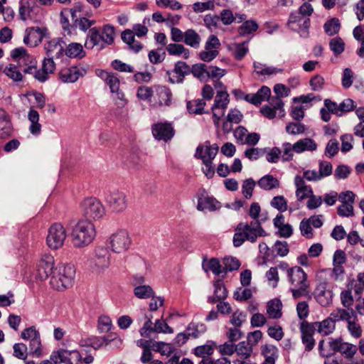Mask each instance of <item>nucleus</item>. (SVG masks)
Here are the masks:
<instances>
[{
  "label": "nucleus",
  "mask_w": 364,
  "mask_h": 364,
  "mask_svg": "<svg viewBox=\"0 0 364 364\" xmlns=\"http://www.w3.org/2000/svg\"><path fill=\"white\" fill-rule=\"evenodd\" d=\"M235 230L233 244L235 247L240 246L246 240L254 242L257 237L266 235L259 220H252L245 224L240 223Z\"/></svg>",
  "instance_id": "f257e3e1"
},
{
  "label": "nucleus",
  "mask_w": 364,
  "mask_h": 364,
  "mask_svg": "<svg viewBox=\"0 0 364 364\" xmlns=\"http://www.w3.org/2000/svg\"><path fill=\"white\" fill-rule=\"evenodd\" d=\"M288 277L291 284L294 287L291 289L292 297L298 300L301 297L310 298V283L307 279V274L300 267L288 268Z\"/></svg>",
  "instance_id": "f03ea898"
},
{
  "label": "nucleus",
  "mask_w": 364,
  "mask_h": 364,
  "mask_svg": "<svg viewBox=\"0 0 364 364\" xmlns=\"http://www.w3.org/2000/svg\"><path fill=\"white\" fill-rule=\"evenodd\" d=\"M115 28L110 24L104 25L102 28L93 27L90 29L87 38L91 42L92 47L105 45H112L114 42Z\"/></svg>",
  "instance_id": "7ed1b4c3"
},
{
  "label": "nucleus",
  "mask_w": 364,
  "mask_h": 364,
  "mask_svg": "<svg viewBox=\"0 0 364 364\" xmlns=\"http://www.w3.org/2000/svg\"><path fill=\"white\" fill-rule=\"evenodd\" d=\"M12 59L16 62L21 71L25 74L34 75L37 72V61L35 58L29 55L24 48H18L11 53Z\"/></svg>",
  "instance_id": "20e7f679"
},
{
  "label": "nucleus",
  "mask_w": 364,
  "mask_h": 364,
  "mask_svg": "<svg viewBox=\"0 0 364 364\" xmlns=\"http://www.w3.org/2000/svg\"><path fill=\"white\" fill-rule=\"evenodd\" d=\"M95 235L93 224L87 220H80L75 227L73 233V241L76 246L90 244Z\"/></svg>",
  "instance_id": "39448f33"
},
{
  "label": "nucleus",
  "mask_w": 364,
  "mask_h": 364,
  "mask_svg": "<svg viewBox=\"0 0 364 364\" xmlns=\"http://www.w3.org/2000/svg\"><path fill=\"white\" fill-rule=\"evenodd\" d=\"M348 317L345 309L337 308L333 311L330 316L322 321L311 322L318 331L323 336H328L333 332L336 328V323L340 319H346Z\"/></svg>",
  "instance_id": "423d86ee"
},
{
  "label": "nucleus",
  "mask_w": 364,
  "mask_h": 364,
  "mask_svg": "<svg viewBox=\"0 0 364 364\" xmlns=\"http://www.w3.org/2000/svg\"><path fill=\"white\" fill-rule=\"evenodd\" d=\"M171 36L173 42H183L186 45L192 48H198L201 41L199 34L192 28L183 32L177 27H172L171 29Z\"/></svg>",
  "instance_id": "0eeeda50"
},
{
  "label": "nucleus",
  "mask_w": 364,
  "mask_h": 364,
  "mask_svg": "<svg viewBox=\"0 0 364 364\" xmlns=\"http://www.w3.org/2000/svg\"><path fill=\"white\" fill-rule=\"evenodd\" d=\"M83 214L87 221L96 220L102 217L104 207L95 198H87L82 203Z\"/></svg>",
  "instance_id": "6e6552de"
},
{
  "label": "nucleus",
  "mask_w": 364,
  "mask_h": 364,
  "mask_svg": "<svg viewBox=\"0 0 364 364\" xmlns=\"http://www.w3.org/2000/svg\"><path fill=\"white\" fill-rule=\"evenodd\" d=\"M229 102V95L226 91L220 90L217 92L214 105L212 107L213 118L217 127L219 126L220 118L224 115L225 109L227 108Z\"/></svg>",
  "instance_id": "1a4fd4ad"
},
{
  "label": "nucleus",
  "mask_w": 364,
  "mask_h": 364,
  "mask_svg": "<svg viewBox=\"0 0 364 364\" xmlns=\"http://www.w3.org/2000/svg\"><path fill=\"white\" fill-rule=\"evenodd\" d=\"M54 258L50 255H45L38 262L34 272L35 279L45 281L53 273Z\"/></svg>",
  "instance_id": "9d476101"
},
{
  "label": "nucleus",
  "mask_w": 364,
  "mask_h": 364,
  "mask_svg": "<svg viewBox=\"0 0 364 364\" xmlns=\"http://www.w3.org/2000/svg\"><path fill=\"white\" fill-rule=\"evenodd\" d=\"M66 238V231L60 223L53 224L47 236V244L52 249H58L63 245Z\"/></svg>",
  "instance_id": "9b49d317"
},
{
  "label": "nucleus",
  "mask_w": 364,
  "mask_h": 364,
  "mask_svg": "<svg viewBox=\"0 0 364 364\" xmlns=\"http://www.w3.org/2000/svg\"><path fill=\"white\" fill-rule=\"evenodd\" d=\"M74 276L75 270L73 268L66 265L63 267L62 272H59L58 275L53 274L51 276L50 283L54 289L61 290L67 288Z\"/></svg>",
  "instance_id": "f8f14e48"
},
{
  "label": "nucleus",
  "mask_w": 364,
  "mask_h": 364,
  "mask_svg": "<svg viewBox=\"0 0 364 364\" xmlns=\"http://www.w3.org/2000/svg\"><path fill=\"white\" fill-rule=\"evenodd\" d=\"M151 132L156 140L164 142L170 141L175 134L172 124L167 122H161L152 124Z\"/></svg>",
  "instance_id": "ddd939ff"
},
{
  "label": "nucleus",
  "mask_w": 364,
  "mask_h": 364,
  "mask_svg": "<svg viewBox=\"0 0 364 364\" xmlns=\"http://www.w3.org/2000/svg\"><path fill=\"white\" fill-rule=\"evenodd\" d=\"M220 42L215 35H210L205 43V50L199 53V58L204 62H210L219 55Z\"/></svg>",
  "instance_id": "4468645a"
},
{
  "label": "nucleus",
  "mask_w": 364,
  "mask_h": 364,
  "mask_svg": "<svg viewBox=\"0 0 364 364\" xmlns=\"http://www.w3.org/2000/svg\"><path fill=\"white\" fill-rule=\"evenodd\" d=\"M299 329L301 342L305 347V350L311 351L314 348L316 343L314 336L316 329L314 326V323L309 321L301 322Z\"/></svg>",
  "instance_id": "2eb2a0df"
},
{
  "label": "nucleus",
  "mask_w": 364,
  "mask_h": 364,
  "mask_svg": "<svg viewBox=\"0 0 364 364\" xmlns=\"http://www.w3.org/2000/svg\"><path fill=\"white\" fill-rule=\"evenodd\" d=\"M355 194L352 191L342 192L338 196V199L342 204L338 207L337 213L343 217L353 215V203L355 200Z\"/></svg>",
  "instance_id": "dca6fc26"
},
{
  "label": "nucleus",
  "mask_w": 364,
  "mask_h": 364,
  "mask_svg": "<svg viewBox=\"0 0 364 364\" xmlns=\"http://www.w3.org/2000/svg\"><path fill=\"white\" fill-rule=\"evenodd\" d=\"M151 102L155 107L169 106L171 101V92L164 85H154Z\"/></svg>",
  "instance_id": "f3484780"
},
{
  "label": "nucleus",
  "mask_w": 364,
  "mask_h": 364,
  "mask_svg": "<svg viewBox=\"0 0 364 364\" xmlns=\"http://www.w3.org/2000/svg\"><path fill=\"white\" fill-rule=\"evenodd\" d=\"M47 31L46 28L30 27L26 30V36L23 42L27 46L35 47L43 40Z\"/></svg>",
  "instance_id": "a211bd4d"
},
{
  "label": "nucleus",
  "mask_w": 364,
  "mask_h": 364,
  "mask_svg": "<svg viewBox=\"0 0 364 364\" xmlns=\"http://www.w3.org/2000/svg\"><path fill=\"white\" fill-rule=\"evenodd\" d=\"M130 245L128 235L124 232L115 233L111 237V245L115 252H122L127 250Z\"/></svg>",
  "instance_id": "6ab92c4d"
},
{
  "label": "nucleus",
  "mask_w": 364,
  "mask_h": 364,
  "mask_svg": "<svg viewBox=\"0 0 364 364\" xmlns=\"http://www.w3.org/2000/svg\"><path fill=\"white\" fill-rule=\"evenodd\" d=\"M97 75L109 86L112 92L118 93L120 87V80L117 74L105 70H97Z\"/></svg>",
  "instance_id": "aec40b11"
},
{
  "label": "nucleus",
  "mask_w": 364,
  "mask_h": 364,
  "mask_svg": "<svg viewBox=\"0 0 364 364\" xmlns=\"http://www.w3.org/2000/svg\"><path fill=\"white\" fill-rule=\"evenodd\" d=\"M218 151V147L212 146H199L196 149V156L202 159L205 165L212 164Z\"/></svg>",
  "instance_id": "412c9836"
},
{
  "label": "nucleus",
  "mask_w": 364,
  "mask_h": 364,
  "mask_svg": "<svg viewBox=\"0 0 364 364\" xmlns=\"http://www.w3.org/2000/svg\"><path fill=\"white\" fill-rule=\"evenodd\" d=\"M353 282L349 281L346 284V289L342 290L340 294V299L343 309L351 311L352 306L354 304V298L352 291H355Z\"/></svg>",
  "instance_id": "4be33fe9"
},
{
  "label": "nucleus",
  "mask_w": 364,
  "mask_h": 364,
  "mask_svg": "<svg viewBox=\"0 0 364 364\" xmlns=\"http://www.w3.org/2000/svg\"><path fill=\"white\" fill-rule=\"evenodd\" d=\"M348 313V317L346 319H340V321H346L348 323V329L350 334L356 338H358L362 335V328L360 325L357 322L356 313L353 309L349 311L348 309H345Z\"/></svg>",
  "instance_id": "5701e85b"
},
{
  "label": "nucleus",
  "mask_w": 364,
  "mask_h": 364,
  "mask_svg": "<svg viewBox=\"0 0 364 364\" xmlns=\"http://www.w3.org/2000/svg\"><path fill=\"white\" fill-rule=\"evenodd\" d=\"M59 78L64 82H74L82 75L77 66L65 67L59 72Z\"/></svg>",
  "instance_id": "b1692460"
},
{
  "label": "nucleus",
  "mask_w": 364,
  "mask_h": 364,
  "mask_svg": "<svg viewBox=\"0 0 364 364\" xmlns=\"http://www.w3.org/2000/svg\"><path fill=\"white\" fill-rule=\"evenodd\" d=\"M55 70V64L53 58H45L41 69H37L36 78L39 81L43 82L48 78L49 74L53 73Z\"/></svg>",
  "instance_id": "393cba45"
},
{
  "label": "nucleus",
  "mask_w": 364,
  "mask_h": 364,
  "mask_svg": "<svg viewBox=\"0 0 364 364\" xmlns=\"http://www.w3.org/2000/svg\"><path fill=\"white\" fill-rule=\"evenodd\" d=\"M121 38L123 42L127 43L129 48L134 52H139L143 48V45L135 41V34L134 31H131V29L127 28L123 31L121 33Z\"/></svg>",
  "instance_id": "a878e982"
},
{
  "label": "nucleus",
  "mask_w": 364,
  "mask_h": 364,
  "mask_svg": "<svg viewBox=\"0 0 364 364\" xmlns=\"http://www.w3.org/2000/svg\"><path fill=\"white\" fill-rule=\"evenodd\" d=\"M63 54L69 58L80 60L86 55V52L80 43H70L64 48Z\"/></svg>",
  "instance_id": "bb28decb"
},
{
  "label": "nucleus",
  "mask_w": 364,
  "mask_h": 364,
  "mask_svg": "<svg viewBox=\"0 0 364 364\" xmlns=\"http://www.w3.org/2000/svg\"><path fill=\"white\" fill-rule=\"evenodd\" d=\"M282 303L278 298L273 299L267 302V313L269 318L278 319L282 317Z\"/></svg>",
  "instance_id": "cd10ccee"
},
{
  "label": "nucleus",
  "mask_w": 364,
  "mask_h": 364,
  "mask_svg": "<svg viewBox=\"0 0 364 364\" xmlns=\"http://www.w3.org/2000/svg\"><path fill=\"white\" fill-rule=\"evenodd\" d=\"M214 295L209 299V301L215 304L224 300L228 296V291L222 280L218 279L214 283Z\"/></svg>",
  "instance_id": "c85d7f7f"
},
{
  "label": "nucleus",
  "mask_w": 364,
  "mask_h": 364,
  "mask_svg": "<svg viewBox=\"0 0 364 364\" xmlns=\"http://www.w3.org/2000/svg\"><path fill=\"white\" fill-rule=\"evenodd\" d=\"M317 147L316 144L309 138L301 139L292 146L293 151L300 153L306 150L314 151Z\"/></svg>",
  "instance_id": "c756f323"
},
{
  "label": "nucleus",
  "mask_w": 364,
  "mask_h": 364,
  "mask_svg": "<svg viewBox=\"0 0 364 364\" xmlns=\"http://www.w3.org/2000/svg\"><path fill=\"white\" fill-rule=\"evenodd\" d=\"M216 345L213 341H209L207 344L197 346L193 350V353L196 356L199 358L210 357L214 351Z\"/></svg>",
  "instance_id": "7c9ffc66"
},
{
  "label": "nucleus",
  "mask_w": 364,
  "mask_h": 364,
  "mask_svg": "<svg viewBox=\"0 0 364 364\" xmlns=\"http://www.w3.org/2000/svg\"><path fill=\"white\" fill-rule=\"evenodd\" d=\"M166 49L171 55H183V58H189L190 51L183 44L170 43L166 46Z\"/></svg>",
  "instance_id": "2f4dec72"
},
{
  "label": "nucleus",
  "mask_w": 364,
  "mask_h": 364,
  "mask_svg": "<svg viewBox=\"0 0 364 364\" xmlns=\"http://www.w3.org/2000/svg\"><path fill=\"white\" fill-rule=\"evenodd\" d=\"M260 188L269 191L279 186V180L272 175H266L262 177L257 182Z\"/></svg>",
  "instance_id": "473e14b6"
},
{
  "label": "nucleus",
  "mask_w": 364,
  "mask_h": 364,
  "mask_svg": "<svg viewBox=\"0 0 364 364\" xmlns=\"http://www.w3.org/2000/svg\"><path fill=\"white\" fill-rule=\"evenodd\" d=\"M110 205L113 209L120 211L126 208L125 196L122 193H116L111 196L109 201Z\"/></svg>",
  "instance_id": "72a5a7b5"
},
{
  "label": "nucleus",
  "mask_w": 364,
  "mask_h": 364,
  "mask_svg": "<svg viewBox=\"0 0 364 364\" xmlns=\"http://www.w3.org/2000/svg\"><path fill=\"white\" fill-rule=\"evenodd\" d=\"M205 102L203 99H193L187 102V109L190 113L196 114H203Z\"/></svg>",
  "instance_id": "f704fd0d"
},
{
  "label": "nucleus",
  "mask_w": 364,
  "mask_h": 364,
  "mask_svg": "<svg viewBox=\"0 0 364 364\" xmlns=\"http://www.w3.org/2000/svg\"><path fill=\"white\" fill-rule=\"evenodd\" d=\"M35 3L26 1L21 3L19 7V16L21 20L26 21L31 18L34 11Z\"/></svg>",
  "instance_id": "c9c22d12"
},
{
  "label": "nucleus",
  "mask_w": 364,
  "mask_h": 364,
  "mask_svg": "<svg viewBox=\"0 0 364 364\" xmlns=\"http://www.w3.org/2000/svg\"><path fill=\"white\" fill-rule=\"evenodd\" d=\"M324 31L328 36L337 34L341 29V23L338 18L334 17L328 20L323 25Z\"/></svg>",
  "instance_id": "e433bc0d"
},
{
  "label": "nucleus",
  "mask_w": 364,
  "mask_h": 364,
  "mask_svg": "<svg viewBox=\"0 0 364 364\" xmlns=\"http://www.w3.org/2000/svg\"><path fill=\"white\" fill-rule=\"evenodd\" d=\"M46 49L48 54L52 55L51 58L55 56L56 58H59L63 55L64 48L59 42L55 40L48 42Z\"/></svg>",
  "instance_id": "4c0bfd02"
},
{
  "label": "nucleus",
  "mask_w": 364,
  "mask_h": 364,
  "mask_svg": "<svg viewBox=\"0 0 364 364\" xmlns=\"http://www.w3.org/2000/svg\"><path fill=\"white\" fill-rule=\"evenodd\" d=\"M203 269L205 272L210 270L216 275H219L223 272H224V269L220 264L219 259L217 258H211L207 262L205 261L203 263Z\"/></svg>",
  "instance_id": "58836bf2"
},
{
  "label": "nucleus",
  "mask_w": 364,
  "mask_h": 364,
  "mask_svg": "<svg viewBox=\"0 0 364 364\" xmlns=\"http://www.w3.org/2000/svg\"><path fill=\"white\" fill-rule=\"evenodd\" d=\"M4 73L14 81H21L23 75L18 64L10 63L4 70Z\"/></svg>",
  "instance_id": "ea45409f"
},
{
  "label": "nucleus",
  "mask_w": 364,
  "mask_h": 364,
  "mask_svg": "<svg viewBox=\"0 0 364 364\" xmlns=\"http://www.w3.org/2000/svg\"><path fill=\"white\" fill-rule=\"evenodd\" d=\"M95 23H96L95 20L90 19L85 16L79 17L74 20L75 28H79L80 30L83 32H86L87 30L90 31V29L92 28L93 27H92V26Z\"/></svg>",
  "instance_id": "a19ab883"
},
{
  "label": "nucleus",
  "mask_w": 364,
  "mask_h": 364,
  "mask_svg": "<svg viewBox=\"0 0 364 364\" xmlns=\"http://www.w3.org/2000/svg\"><path fill=\"white\" fill-rule=\"evenodd\" d=\"M235 352L242 360H245L251 355L252 347L247 342H240L235 346Z\"/></svg>",
  "instance_id": "79ce46f5"
},
{
  "label": "nucleus",
  "mask_w": 364,
  "mask_h": 364,
  "mask_svg": "<svg viewBox=\"0 0 364 364\" xmlns=\"http://www.w3.org/2000/svg\"><path fill=\"white\" fill-rule=\"evenodd\" d=\"M217 203L218 201L214 198L205 197L204 198L199 199L197 208L199 210H203L204 209L215 210L218 208L216 206Z\"/></svg>",
  "instance_id": "37998d69"
},
{
  "label": "nucleus",
  "mask_w": 364,
  "mask_h": 364,
  "mask_svg": "<svg viewBox=\"0 0 364 364\" xmlns=\"http://www.w3.org/2000/svg\"><path fill=\"white\" fill-rule=\"evenodd\" d=\"M134 295L139 299H148L153 297L154 291L150 286L140 285L134 288Z\"/></svg>",
  "instance_id": "c03bdc74"
},
{
  "label": "nucleus",
  "mask_w": 364,
  "mask_h": 364,
  "mask_svg": "<svg viewBox=\"0 0 364 364\" xmlns=\"http://www.w3.org/2000/svg\"><path fill=\"white\" fill-rule=\"evenodd\" d=\"M154 91V87H151L146 85H141L137 88L136 96L141 100H148L151 102Z\"/></svg>",
  "instance_id": "a18cd8bd"
},
{
  "label": "nucleus",
  "mask_w": 364,
  "mask_h": 364,
  "mask_svg": "<svg viewBox=\"0 0 364 364\" xmlns=\"http://www.w3.org/2000/svg\"><path fill=\"white\" fill-rule=\"evenodd\" d=\"M258 25L254 21H245L239 28L238 33L241 36L250 34L257 30Z\"/></svg>",
  "instance_id": "49530a36"
},
{
  "label": "nucleus",
  "mask_w": 364,
  "mask_h": 364,
  "mask_svg": "<svg viewBox=\"0 0 364 364\" xmlns=\"http://www.w3.org/2000/svg\"><path fill=\"white\" fill-rule=\"evenodd\" d=\"M329 46L336 56L339 55L345 49V43L341 37L331 39Z\"/></svg>",
  "instance_id": "de8ad7c7"
},
{
  "label": "nucleus",
  "mask_w": 364,
  "mask_h": 364,
  "mask_svg": "<svg viewBox=\"0 0 364 364\" xmlns=\"http://www.w3.org/2000/svg\"><path fill=\"white\" fill-rule=\"evenodd\" d=\"M358 349V347L357 348L356 346L343 342L339 353L344 355L346 358L351 360L357 353Z\"/></svg>",
  "instance_id": "09e8293b"
},
{
  "label": "nucleus",
  "mask_w": 364,
  "mask_h": 364,
  "mask_svg": "<svg viewBox=\"0 0 364 364\" xmlns=\"http://www.w3.org/2000/svg\"><path fill=\"white\" fill-rule=\"evenodd\" d=\"M296 313L299 318L301 321V322L307 321L306 319L309 314V305L307 301H299L296 304Z\"/></svg>",
  "instance_id": "8fccbe9b"
},
{
  "label": "nucleus",
  "mask_w": 364,
  "mask_h": 364,
  "mask_svg": "<svg viewBox=\"0 0 364 364\" xmlns=\"http://www.w3.org/2000/svg\"><path fill=\"white\" fill-rule=\"evenodd\" d=\"M255 185L256 183L252 178H248L243 181L242 193L246 199H250L252 196Z\"/></svg>",
  "instance_id": "3c124183"
},
{
  "label": "nucleus",
  "mask_w": 364,
  "mask_h": 364,
  "mask_svg": "<svg viewBox=\"0 0 364 364\" xmlns=\"http://www.w3.org/2000/svg\"><path fill=\"white\" fill-rule=\"evenodd\" d=\"M299 228L302 236L307 239H311L314 237L313 228L309 218H304L301 221Z\"/></svg>",
  "instance_id": "603ef678"
},
{
  "label": "nucleus",
  "mask_w": 364,
  "mask_h": 364,
  "mask_svg": "<svg viewBox=\"0 0 364 364\" xmlns=\"http://www.w3.org/2000/svg\"><path fill=\"white\" fill-rule=\"evenodd\" d=\"M174 72L178 75L180 81H182L186 75L191 73V68L185 62L178 61L175 64Z\"/></svg>",
  "instance_id": "864d4df0"
},
{
  "label": "nucleus",
  "mask_w": 364,
  "mask_h": 364,
  "mask_svg": "<svg viewBox=\"0 0 364 364\" xmlns=\"http://www.w3.org/2000/svg\"><path fill=\"white\" fill-rule=\"evenodd\" d=\"M67 9H64L61 11L60 14V23L63 28V30L68 35L71 36L73 34V31L75 29L74 22L70 23L68 18L65 16L64 11H67Z\"/></svg>",
  "instance_id": "5fc2aeb1"
},
{
  "label": "nucleus",
  "mask_w": 364,
  "mask_h": 364,
  "mask_svg": "<svg viewBox=\"0 0 364 364\" xmlns=\"http://www.w3.org/2000/svg\"><path fill=\"white\" fill-rule=\"evenodd\" d=\"M67 9H64L61 11L60 14V23L63 28V30L68 35L71 36L73 34V31L75 29L74 22L70 23L68 18L65 16L64 11H67Z\"/></svg>",
  "instance_id": "6e6d98bb"
},
{
  "label": "nucleus",
  "mask_w": 364,
  "mask_h": 364,
  "mask_svg": "<svg viewBox=\"0 0 364 364\" xmlns=\"http://www.w3.org/2000/svg\"><path fill=\"white\" fill-rule=\"evenodd\" d=\"M260 252L262 255V263L266 264L267 262L273 261L276 255L274 254V250H271L264 243L259 245Z\"/></svg>",
  "instance_id": "4d7b16f0"
},
{
  "label": "nucleus",
  "mask_w": 364,
  "mask_h": 364,
  "mask_svg": "<svg viewBox=\"0 0 364 364\" xmlns=\"http://www.w3.org/2000/svg\"><path fill=\"white\" fill-rule=\"evenodd\" d=\"M224 272L234 271L239 269L240 267V262L233 257H226L223 259Z\"/></svg>",
  "instance_id": "13d9d810"
},
{
  "label": "nucleus",
  "mask_w": 364,
  "mask_h": 364,
  "mask_svg": "<svg viewBox=\"0 0 364 364\" xmlns=\"http://www.w3.org/2000/svg\"><path fill=\"white\" fill-rule=\"evenodd\" d=\"M267 333L271 338L277 341L282 340L284 336L282 327L278 323L269 326L267 329Z\"/></svg>",
  "instance_id": "bf43d9fd"
},
{
  "label": "nucleus",
  "mask_w": 364,
  "mask_h": 364,
  "mask_svg": "<svg viewBox=\"0 0 364 364\" xmlns=\"http://www.w3.org/2000/svg\"><path fill=\"white\" fill-rule=\"evenodd\" d=\"M207 65L204 63H197L192 65L191 73L197 78H203L207 77Z\"/></svg>",
  "instance_id": "052dcab7"
},
{
  "label": "nucleus",
  "mask_w": 364,
  "mask_h": 364,
  "mask_svg": "<svg viewBox=\"0 0 364 364\" xmlns=\"http://www.w3.org/2000/svg\"><path fill=\"white\" fill-rule=\"evenodd\" d=\"M12 127L9 117L0 122V138L7 139L11 135Z\"/></svg>",
  "instance_id": "680f3d73"
},
{
  "label": "nucleus",
  "mask_w": 364,
  "mask_h": 364,
  "mask_svg": "<svg viewBox=\"0 0 364 364\" xmlns=\"http://www.w3.org/2000/svg\"><path fill=\"white\" fill-rule=\"evenodd\" d=\"M271 205L280 212H285L288 208L286 199L281 196L274 197L271 201Z\"/></svg>",
  "instance_id": "e2e57ef3"
},
{
  "label": "nucleus",
  "mask_w": 364,
  "mask_h": 364,
  "mask_svg": "<svg viewBox=\"0 0 364 364\" xmlns=\"http://www.w3.org/2000/svg\"><path fill=\"white\" fill-rule=\"evenodd\" d=\"M14 355L21 360L27 358V346L22 343H16L14 346Z\"/></svg>",
  "instance_id": "0e129e2a"
},
{
  "label": "nucleus",
  "mask_w": 364,
  "mask_h": 364,
  "mask_svg": "<svg viewBox=\"0 0 364 364\" xmlns=\"http://www.w3.org/2000/svg\"><path fill=\"white\" fill-rule=\"evenodd\" d=\"M144 350L143 354L141 358V360L144 363H147L149 362H151L149 364H164L162 361L159 360H152L153 355L151 351V349L149 348V346L144 345L143 346Z\"/></svg>",
  "instance_id": "69168bd1"
},
{
  "label": "nucleus",
  "mask_w": 364,
  "mask_h": 364,
  "mask_svg": "<svg viewBox=\"0 0 364 364\" xmlns=\"http://www.w3.org/2000/svg\"><path fill=\"white\" fill-rule=\"evenodd\" d=\"M111 66L114 70L121 73H134L132 67L119 60H114L111 63Z\"/></svg>",
  "instance_id": "338daca9"
},
{
  "label": "nucleus",
  "mask_w": 364,
  "mask_h": 364,
  "mask_svg": "<svg viewBox=\"0 0 364 364\" xmlns=\"http://www.w3.org/2000/svg\"><path fill=\"white\" fill-rule=\"evenodd\" d=\"M215 4L213 1H208L206 2H196L193 5V9L195 12H203L206 10H213Z\"/></svg>",
  "instance_id": "774afa93"
}]
</instances>
